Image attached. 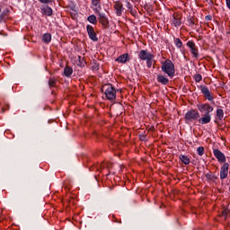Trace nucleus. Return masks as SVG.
<instances>
[{"instance_id": "0eeeda50", "label": "nucleus", "mask_w": 230, "mask_h": 230, "mask_svg": "<svg viewBox=\"0 0 230 230\" xmlns=\"http://www.w3.org/2000/svg\"><path fill=\"white\" fill-rule=\"evenodd\" d=\"M213 154L218 163H225L226 164V155L220 151V149H213Z\"/></svg>"}, {"instance_id": "1a4fd4ad", "label": "nucleus", "mask_w": 230, "mask_h": 230, "mask_svg": "<svg viewBox=\"0 0 230 230\" xmlns=\"http://www.w3.org/2000/svg\"><path fill=\"white\" fill-rule=\"evenodd\" d=\"M201 93L204 94L207 100H208V102H213V100H215V97H213V94H211V92L208 86H201Z\"/></svg>"}, {"instance_id": "423d86ee", "label": "nucleus", "mask_w": 230, "mask_h": 230, "mask_svg": "<svg viewBox=\"0 0 230 230\" xmlns=\"http://www.w3.org/2000/svg\"><path fill=\"white\" fill-rule=\"evenodd\" d=\"M113 8L118 17H121V15H123V10H125V7H123V3H121L120 1L114 2Z\"/></svg>"}, {"instance_id": "4be33fe9", "label": "nucleus", "mask_w": 230, "mask_h": 230, "mask_svg": "<svg viewBox=\"0 0 230 230\" xmlns=\"http://www.w3.org/2000/svg\"><path fill=\"white\" fill-rule=\"evenodd\" d=\"M180 160L186 165L190 164V157L188 155H180Z\"/></svg>"}, {"instance_id": "6ab92c4d", "label": "nucleus", "mask_w": 230, "mask_h": 230, "mask_svg": "<svg viewBox=\"0 0 230 230\" xmlns=\"http://www.w3.org/2000/svg\"><path fill=\"white\" fill-rule=\"evenodd\" d=\"M172 24L176 28L181 26V24H182V22L181 21V17H179V15H173Z\"/></svg>"}, {"instance_id": "473e14b6", "label": "nucleus", "mask_w": 230, "mask_h": 230, "mask_svg": "<svg viewBox=\"0 0 230 230\" xmlns=\"http://www.w3.org/2000/svg\"><path fill=\"white\" fill-rule=\"evenodd\" d=\"M226 6L230 10V0H226Z\"/></svg>"}, {"instance_id": "39448f33", "label": "nucleus", "mask_w": 230, "mask_h": 230, "mask_svg": "<svg viewBox=\"0 0 230 230\" xmlns=\"http://www.w3.org/2000/svg\"><path fill=\"white\" fill-rule=\"evenodd\" d=\"M187 47L190 48V53L194 58H199V48H197L195 42H193V40H189L187 42Z\"/></svg>"}, {"instance_id": "7ed1b4c3", "label": "nucleus", "mask_w": 230, "mask_h": 230, "mask_svg": "<svg viewBox=\"0 0 230 230\" xmlns=\"http://www.w3.org/2000/svg\"><path fill=\"white\" fill-rule=\"evenodd\" d=\"M199 118H200V113H199L197 110H190L185 114L186 123H193V121H197Z\"/></svg>"}, {"instance_id": "f8f14e48", "label": "nucleus", "mask_w": 230, "mask_h": 230, "mask_svg": "<svg viewBox=\"0 0 230 230\" xmlns=\"http://www.w3.org/2000/svg\"><path fill=\"white\" fill-rule=\"evenodd\" d=\"M92 8L94 13H100L102 10V2L100 0H92Z\"/></svg>"}, {"instance_id": "9b49d317", "label": "nucleus", "mask_w": 230, "mask_h": 230, "mask_svg": "<svg viewBox=\"0 0 230 230\" xmlns=\"http://www.w3.org/2000/svg\"><path fill=\"white\" fill-rule=\"evenodd\" d=\"M140 60H148L149 58H154V55L148 50H141L138 54Z\"/></svg>"}, {"instance_id": "f3484780", "label": "nucleus", "mask_w": 230, "mask_h": 230, "mask_svg": "<svg viewBox=\"0 0 230 230\" xmlns=\"http://www.w3.org/2000/svg\"><path fill=\"white\" fill-rule=\"evenodd\" d=\"M157 82H159V84H162L163 85H167L168 82H170V80L168 79V77L163 75H159L157 76Z\"/></svg>"}, {"instance_id": "c85d7f7f", "label": "nucleus", "mask_w": 230, "mask_h": 230, "mask_svg": "<svg viewBox=\"0 0 230 230\" xmlns=\"http://www.w3.org/2000/svg\"><path fill=\"white\" fill-rule=\"evenodd\" d=\"M195 82H202V75L200 74H196L194 75Z\"/></svg>"}, {"instance_id": "9d476101", "label": "nucleus", "mask_w": 230, "mask_h": 230, "mask_svg": "<svg viewBox=\"0 0 230 230\" xmlns=\"http://www.w3.org/2000/svg\"><path fill=\"white\" fill-rule=\"evenodd\" d=\"M86 30L91 40H98V37L96 36V32L94 31V27H93V25H87Z\"/></svg>"}, {"instance_id": "f257e3e1", "label": "nucleus", "mask_w": 230, "mask_h": 230, "mask_svg": "<svg viewBox=\"0 0 230 230\" xmlns=\"http://www.w3.org/2000/svg\"><path fill=\"white\" fill-rule=\"evenodd\" d=\"M162 71L168 75L171 78L175 76V65L172 60L166 59L164 62L162 63Z\"/></svg>"}, {"instance_id": "20e7f679", "label": "nucleus", "mask_w": 230, "mask_h": 230, "mask_svg": "<svg viewBox=\"0 0 230 230\" xmlns=\"http://www.w3.org/2000/svg\"><path fill=\"white\" fill-rule=\"evenodd\" d=\"M199 112H204L205 114H211L213 112V106L209 103H201L197 105Z\"/></svg>"}, {"instance_id": "7c9ffc66", "label": "nucleus", "mask_w": 230, "mask_h": 230, "mask_svg": "<svg viewBox=\"0 0 230 230\" xmlns=\"http://www.w3.org/2000/svg\"><path fill=\"white\" fill-rule=\"evenodd\" d=\"M207 179H208L209 181H213V179H215V175L211 174V173H207L206 174Z\"/></svg>"}, {"instance_id": "72a5a7b5", "label": "nucleus", "mask_w": 230, "mask_h": 230, "mask_svg": "<svg viewBox=\"0 0 230 230\" xmlns=\"http://www.w3.org/2000/svg\"><path fill=\"white\" fill-rule=\"evenodd\" d=\"M0 12H1V9H0Z\"/></svg>"}, {"instance_id": "2f4dec72", "label": "nucleus", "mask_w": 230, "mask_h": 230, "mask_svg": "<svg viewBox=\"0 0 230 230\" xmlns=\"http://www.w3.org/2000/svg\"><path fill=\"white\" fill-rule=\"evenodd\" d=\"M8 109H10V106L8 104H6L5 107H2V112H4L5 111H8Z\"/></svg>"}, {"instance_id": "cd10ccee", "label": "nucleus", "mask_w": 230, "mask_h": 230, "mask_svg": "<svg viewBox=\"0 0 230 230\" xmlns=\"http://www.w3.org/2000/svg\"><path fill=\"white\" fill-rule=\"evenodd\" d=\"M197 154L198 155H200V156L204 155V146H199L197 148Z\"/></svg>"}, {"instance_id": "393cba45", "label": "nucleus", "mask_w": 230, "mask_h": 230, "mask_svg": "<svg viewBox=\"0 0 230 230\" xmlns=\"http://www.w3.org/2000/svg\"><path fill=\"white\" fill-rule=\"evenodd\" d=\"M56 84H57V79H55L54 77H50L49 80V87H55Z\"/></svg>"}, {"instance_id": "b1692460", "label": "nucleus", "mask_w": 230, "mask_h": 230, "mask_svg": "<svg viewBox=\"0 0 230 230\" xmlns=\"http://www.w3.org/2000/svg\"><path fill=\"white\" fill-rule=\"evenodd\" d=\"M217 119H224V110L222 109L217 110Z\"/></svg>"}, {"instance_id": "aec40b11", "label": "nucleus", "mask_w": 230, "mask_h": 230, "mask_svg": "<svg viewBox=\"0 0 230 230\" xmlns=\"http://www.w3.org/2000/svg\"><path fill=\"white\" fill-rule=\"evenodd\" d=\"M42 42H45V44H49V42H51V34L49 33L43 34Z\"/></svg>"}, {"instance_id": "412c9836", "label": "nucleus", "mask_w": 230, "mask_h": 230, "mask_svg": "<svg viewBox=\"0 0 230 230\" xmlns=\"http://www.w3.org/2000/svg\"><path fill=\"white\" fill-rule=\"evenodd\" d=\"M64 74H65V76H71V75H73V68L70 67V66H66L65 69H64Z\"/></svg>"}, {"instance_id": "6e6552de", "label": "nucleus", "mask_w": 230, "mask_h": 230, "mask_svg": "<svg viewBox=\"0 0 230 230\" xmlns=\"http://www.w3.org/2000/svg\"><path fill=\"white\" fill-rule=\"evenodd\" d=\"M227 175H229V164L225 163L220 171V179L224 181V179H227Z\"/></svg>"}, {"instance_id": "ddd939ff", "label": "nucleus", "mask_w": 230, "mask_h": 230, "mask_svg": "<svg viewBox=\"0 0 230 230\" xmlns=\"http://www.w3.org/2000/svg\"><path fill=\"white\" fill-rule=\"evenodd\" d=\"M199 125H208V123H211V114H205L201 118L199 119Z\"/></svg>"}, {"instance_id": "4468645a", "label": "nucleus", "mask_w": 230, "mask_h": 230, "mask_svg": "<svg viewBox=\"0 0 230 230\" xmlns=\"http://www.w3.org/2000/svg\"><path fill=\"white\" fill-rule=\"evenodd\" d=\"M99 172H102V173H103L104 175H107V173H109V164L102 162L100 164V167L98 168Z\"/></svg>"}, {"instance_id": "c756f323", "label": "nucleus", "mask_w": 230, "mask_h": 230, "mask_svg": "<svg viewBox=\"0 0 230 230\" xmlns=\"http://www.w3.org/2000/svg\"><path fill=\"white\" fill-rule=\"evenodd\" d=\"M40 3H42V4H49L53 3V0H39Z\"/></svg>"}, {"instance_id": "dca6fc26", "label": "nucleus", "mask_w": 230, "mask_h": 230, "mask_svg": "<svg viewBox=\"0 0 230 230\" xmlns=\"http://www.w3.org/2000/svg\"><path fill=\"white\" fill-rule=\"evenodd\" d=\"M115 60L116 62H119V64H127V62H128V54H122Z\"/></svg>"}, {"instance_id": "2eb2a0df", "label": "nucleus", "mask_w": 230, "mask_h": 230, "mask_svg": "<svg viewBox=\"0 0 230 230\" xmlns=\"http://www.w3.org/2000/svg\"><path fill=\"white\" fill-rule=\"evenodd\" d=\"M99 17V22L102 24V26H107L109 24V20L107 19V16L102 13H97Z\"/></svg>"}, {"instance_id": "f03ea898", "label": "nucleus", "mask_w": 230, "mask_h": 230, "mask_svg": "<svg viewBox=\"0 0 230 230\" xmlns=\"http://www.w3.org/2000/svg\"><path fill=\"white\" fill-rule=\"evenodd\" d=\"M102 93L105 94L106 100L114 102L116 100V88L112 84H104L102 88Z\"/></svg>"}, {"instance_id": "a211bd4d", "label": "nucleus", "mask_w": 230, "mask_h": 230, "mask_svg": "<svg viewBox=\"0 0 230 230\" xmlns=\"http://www.w3.org/2000/svg\"><path fill=\"white\" fill-rule=\"evenodd\" d=\"M42 12L45 15H48L49 17H51V15H53V9H51V7L49 6H44L42 8Z\"/></svg>"}, {"instance_id": "5701e85b", "label": "nucleus", "mask_w": 230, "mask_h": 230, "mask_svg": "<svg viewBox=\"0 0 230 230\" xmlns=\"http://www.w3.org/2000/svg\"><path fill=\"white\" fill-rule=\"evenodd\" d=\"M87 21L88 22H91V24H96L98 22V21L96 20V15L93 14L88 16Z\"/></svg>"}, {"instance_id": "bb28decb", "label": "nucleus", "mask_w": 230, "mask_h": 230, "mask_svg": "<svg viewBox=\"0 0 230 230\" xmlns=\"http://www.w3.org/2000/svg\"><path fill=\"white\" fill-rule=\"evenodd\" d=\"M146 61L148 69H150L152 67V64H154V58H149V59H146Z\"/></svg>"}, {"instance_id": "a878e982", "label": "nucleus", "mask_w": 230, "mask_h": 230, "mask_svg": "<svg viewBox=\"0 0 230 230\" xmlns=\"http://www.w3.org/2000/svg\"><path fill=\"white\" fill-rule=\"evenodd\" d=\"M174 44H175L176 48H182V41L179 38H176L174 40Z\"/></svg>"}]
</instances>
